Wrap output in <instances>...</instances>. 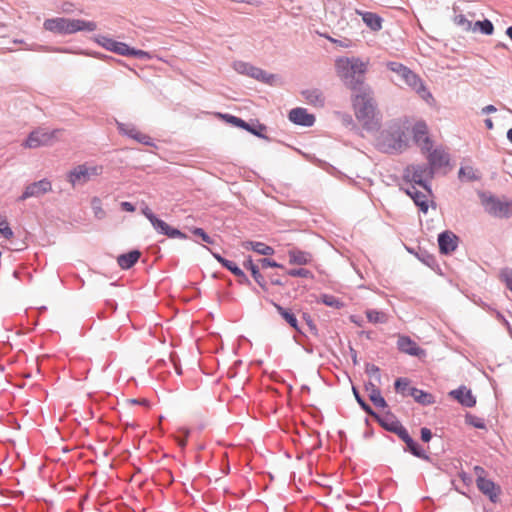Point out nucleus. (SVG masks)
I'll return each mask as SVG.
<instances>
[{
	"label": "nucleus",
	"mask_w": 512,
	"mask_h": 512,
	"mask_svg": "<svg viewBox=\"0 0 512 512\" xmlns=\"http://www.w3.org/2000/svg\"><path fill=\"white\" fill-rule=\"evenodd\" d=\"M459 238L452 231L445 230L438 235L439 251L443 255H449L458 247Z\"/></svg>",
	"instance_id": "f3484780"
},
{
	"label": "nucleus",
	"mask_w": 512,
	"mask_h": 512,
	"mask_svg": "<svg viewBox=\"0 0 512 512\" xmlns=\"http://www.w3.org/2000/svg\"><path fill=\"white\" fill-rule=\"evenodd\" d=\"M458 178L461 181H478L480 176L471 166H461L458 171Z\"/></svg>",
	"instance_id": "f704fd0d"
},
{
	"label": "nucleus",
	"mask_w": 512,
	"mask_h": 512,
	"mask_svg": "<svg viewBox=\"0 0 512 512\" xmlns=\"http://www.w3.org/2000/svg\"><path fill=\"white\" fill-rule=\"evenodd\" d=\"M480 31L484 35H492L494 25L489 19L478 20L473 24L472 31Z\"/></svg>",
	"instance_id": "c9c22d12"
},
{
	"label": "nucleus",
	"mask_w": 512,
	"mask_h": 512,
	"mask_svg": "<svg viewBox=\"0 0 512 512\" xmlns=\"http://www.w3.org/2000/svg\"><path fill=\"white\" fill-rule=\"evenodd\" d=\"M352 392L355 397V400L367 415L371 417L377 416V412H375L373 408L365 401V399L361 396L359 390L355 386L352 387Z\"/></svg>",
	"instance_id": "e433bc0d"
},
{
	"label": "nucleus",
	"mask_w": 512,
	"mask_h": 512,
	"mask_svg": "<svg viewBox=\"0 0 512 512\" xmlns=\"http://www.w3.org/2000/svg\"><path fill=\"white\" fill-rule=\"evenodd\" d=\"M135 141H137L143 145L153 146L155 148L157 147L150 136H148L144 133H141V132L138 133Z\"/></svg>",
	"instance_id": "864d4df0"
},
{
	"label": "nucleus",
	"mask_w": 512,
	"mask_h": 512,
	"mask_svg": "<svg viewBox=\"0 0 512 512\" xmlns=\"http://www.w3.org/2000/svg\"><path fill=\"white\" fill-rule=\"evenodd\" d=\"M502 276L504 278L507 288L512 292V269H506L502 273Z\"/></svg>",
	"instance_id": "bf43d9fd"
},
{
	"label": "nucleus",
	"mask_w": 512,
	"mask_h": 512,
	"mask_svg": "<svg viewBox=\"0 0 512 512\" xmlns=\"http://www.w3.org/2000/svg\"><path fill=\"white\" fill-rule=\"evenodd\" d=\"M289 264L291 265H307L312 262L313 255L310 252L293 248L288 251Z\"/></svg>",
	"instance_id": "393cba45"
},
{
	"label": "nucleus",
	"mask_w": 512,
	"mask_h": 512,
	"mask_svg": "<svg viewBox=\"0 0 512 512\" xmlns=\"http://www.w3.org/2000/svg\"><path fill=\"white\" fill-rule=\"evenodd\" d=\"M435 172L426 163L410 164L403 170V180L412 185L422 187L429 195H433L431 180Z\"/></svg>",
	"instance_id": "39448f33"
},
{
	"label": "nucleus",
	"mask_w": 512,
	"mask_h": 512,
	"mask_svg": "<svg viewBox=\"0 0 512 512\" xmlns=\"http://www.w3.org/2000/svg\"><path fill=\"white\" fill-rule=\"evenodd\" d=\"M120 207L123 211H126V212H134L136 209L135 205L129 201L121 202Z\"/></svg>",
	"instance_id": "e2e57ef3"
},
{
	"label": "nucleus",
	"mask_w": 512,
	"mask_h": 512,
	"mask_svg": "<svg viewBox=\"0 0 512 512\" xmlns=\"http://www.w3.org/2000/svg\"><path fill=\"white\" fill-rule=\"evenodd\" d=\"M420 437L423 442L428 443L433 437L432 431L427 427H422L420 430Z\"/></svg>",
	"instance_id": "13d9d810"
},
{
	"label": "nucleus",
	"mask_w": 512,
	"mask_h": 512,
	"mask_svg": "<svg viewBox=\"0 0 512 512\" xmlns=\"http://www.w3.org/2000/svg\"><path fill=\"white\" fill-rule=\"evenodd\" d=\"M271 303L276 308L277 312L281 315V317L289 324L290 327L295 329L298 333H303L301 328L299 327L298 320L291 309L284 308L283 306L274 301H271Z\"/></svg>",
	"instance_id": "bb28decb"
},
{
	"label": "nucleus",
	"mask_w": 512,
	"mask_h": 512,
	"mask_svg": "<svg viewBox=\"0 0 512 512\" xmlns=\"http://www.w3.org/2000/svg\"><path fill=\"white\" fill-rule=\"evenodd\" d=\"M125 56L127 57H135L140 60H148L151 59V54L147 51L136 49L134 47H130L128 45V51H126Z\"/></svg>",
	"instance_id": "37998d69"
},
{
	"label": "nucleus",
	"mask_w": 512,
	"mask_h": 512,
	"mask_svg": "<svg viewBox=\"0 0 512 512\" xmlns=\"http://www.w3.org/2000/svg\"><path fill=\"white\" fill-rule=\"evenodd\" d=\"M497 111V108L492 105V104H489L485 107L482 108L481 110V114L485 115V114H491V113H494Z\"/></svg>",
	"instance_id": "69168bd1"
},
{
	"label": "nucleus",
	"mask_w": 512,
	"mask_h": 512,
	"mask_svg": "<svg viewBox=\"0 0 512 512\" xmlns=\"http://www.w3.org/2000/svg\"><path fill=\"white\" fill-rule=\"evenodd\" d=\"M366 317L372 323H384L385 322V314L383 312H380L377 310H367Z\"/></svg>",
	"instance_id": "09e8293b"
},
{
	"label": "nucleus",
	"mask_w": 512,
	"mask_h": 512,
	"mask_svg": "<svg viewBox=\"0 0 512 512\" xmlns=\"http://www.w3.org/2000/svg\"><path fill=\"white\" fill-rule=\"evenodd\" d=\"M270 283L274 286H284L285 282L278 276L272 275L270 277Z\"/></svg>",
	"instance_id": "0e129e2a"
},
{
	"label": "nucleus",
	"mask_w": 512,
	"mask_h": 512,
	"mask_svg": "<svg viewBox=\"0 0 512 512\" xmlns=\"http://www.w3.org/2000/svg\"><path fill=\"white\" fill-rule=\"evenodd\" d=\"M379 425L388 432L394 433L399 436L406 429L403 424L391 413L386 414L385 416H380L377 413V416H372Z\"/></svg>",
	"instance_id": "6ab92c4d"
},
{
	"label": "nucleus",
	"mask_w": 512,
	"mask_h": 512,
	"mask_svg": "<svg viewBox=\"0 0 512 512\" xmlns=\"http://www.w3.org/2000/svg\"><path fill=\"white\" fill-rule=\"evenodd\" d=\"M258 263L262 269H267V268H281L282 269V268H284V266L281 263H278L275 260H273L271 258H267V257L259 259Z\"/></svg>",
	"instance_id": "3c124183"
},
{
	"label": "nucleus",
	"mask_w": 512,
	"mask_h": 512,
	"mask_svg": "<svg viewBox=\"0 0 512 512\" xmlns=\"http://www.w3.org/2000/svg\"><path fill=\"white\" fill-rule=\"evenodd\" d=\"M362 16V20L367 27L372 31H379L382 29L383 19L374 12H358Z\"/></svg>",
	"instance_id": "c85d7f7f"
},
{
	"label": "nucleus",
	"mask_w": 512,
	"mask_h": 512,
	"mask_svg": "<svg viewBox=\"0 0 512 512\" xmlns=\"http://www.w3.org/2000/svg\"><path fill=\"white\" fill-rule=\"evenodd\" d=\"M407 451H409L413 456L420 458L422 460H430V456L426 453L424 448L418 442L413 444V446L410 447Z\"/></svg>",
	"instance_id": "c03bdc74"
},
{
	"label": "nucleus",
	"mask_w": 512,
	"mask_h": 512,
	"mask_svg": "<svg viewBox=\"0 0 512 512\" xmlns=\"http://www.w3.org/2000/svg\"><path fill=\"white\" fill-rule=\"evenodd\" d=\"M465 422H466V424L471 425V426H473L474 428H477V429H482V430H486L487 429L485 420L483 418L475 416V415H473L471 413H467L465 415Z\"/></svg>",
	"instance_id": "a19ab883"
},
{
	"label": "nucleus",
	"mask_w": 512,
	"mask_h": 512,
	"mask_svg": "<svg viewBox=\"0 0 512 512\" xmlns=\"http://www.w3.org/2000/svg\"><path fill=\"white\" fill-rule=\"evenodd\" d=\"M52 184L48 179H42L26 186L23 193L18 197L17 201L22 202L31 197H40L51 191Z\"/></svg>",
	"instance_id": "4468645a"
},
{
	"label": "nucleus",
	"mask_w": 512,
	"mask_h": 512,
	"mask_svg": "<svg viewBox=\"0 0 512 512\" xmlns=\"http://www.w3.org/2000/svg\"><path fill=\"white\" fill-rule=\"evenodd\" d=\"M410 396L413 397V399L423 406L431 405L435 403V397L422 389L414 388L410 390Z\"/></svg>",
	"instance_id": "c756f323"
},
{
	"label": "nucleus",
	"mask_w": 512,
	"mask_h": 512,
	"mask_svg": "<svg viewBox=\"0 0 512 512\" xmlns=\"http://www.w3.org/2000/svg\"><path fill=\"white\" fill-rule=\"evenodd\" d=\"M477 488L486 495L492 503H497L501 493L500 486L496 485L492 480L483 476L476 479Z\"/></svg>",
	"instance_id": "a211bd4d"
},
{
	"label": "nucleus",
	"mask_w": 512,
	"mask_h": 512,
	"mask_svg": "<svg viewBox=\"0 0 512 512\" xmlns=\"http://www.w3.org/2000/svg\"><path fill=\"white\" fill-rule=\"evenodd\" d=\"M141 256V252L137 249L130 250L127 253L120 254L117 257V263L123 270L132 268Z\"/></svg>",
	"instance_id": "a878e982"
},
{
	"label": "nucleus",
	"mask_w": 512,
	"mask_h": 512,
	"mask_svg": "<svg viewBox=\"0 0 512 512\" xmlns=\"http://www.w3.org/2000/svg\"><path fill=\"white\" fill-rule=\"evenodd\" d=\"M233 68L239 74L247 75L265 84L273 85L276 80L275 74L268 73L265 70L256 67L248 62L235 61L233 63Z\"/></svg>",
	"instance_id": "9d476101"
},
{
	"label": "nucleus",
	"mask_w": 512,
	"mask_h": 512,
	"mask_svg": "<svg viewBox=\"0 0 512 512\" xmlns=\"http://www.w3.org/2000/svg\"><path fill=\"white\" fill-rule=\"evenodd\" d=\"M87 55H90L92 57H95V58L103 60V61H110V60L114 59L112 56L103 54L101 52H91V53H87Z\"/></svg>",
	"instance_id": "680f3d73"
},
{
	"label": "nucleus",
	"mask_w": 512,
	"mask_h": 512,
	"mask_svg": "<svg viewBox=\"0 0 512 512\" xmlns=\"http://www.w3.org/2000/svg\"><path fill=\"white\" fill-rule=\"evenodd\" d=\"M410 380L406 377H399L394 382V389L397 394H400L403 397L410 396V390L415 387L410 386Z\"/></svg>",
	"instance_id": "473e14b6"
},
{
	"label": "nucleus",
	"mask_w": 512,
	"mask_h": 512,
	"mask_svg": "<svg viewBox=\"0 0 512 512\" xmlns=\"http://www.w3.org/2000/svg\"><path fill=\"white\" fill-rule=\"evenodd\" d=\"M287 275L291 277H302V278H308V279H314V274L305 268H293L287 270Z\"/></svg>",
	"instance_id": "a18cd8bd"
},
{
	"label": "nucleus",
	"mask_w": 512,
	"mask_h": 512,
	"mask_svg": "<svg viewBox=\"0 0 512 512\" xmlns=\"http://www.w3.org/2000/svg\"><path fill=\"white\" fill-rule=\"evenodd\" d=\"M94 40L97 44L106 50L121 56H125L126 51H128V44L114 40L104 35H97Z\"/></svg>",
	"instance_id": "412c9836"
},
{
	"label": "nucleus",
	"mask_w": 512,
	"mask_h": 512,
	"mask_svg": "<svg viewBox=\"0 0 512 512\" xmlns=\"http://www.w3.org/2000/svg\"><path fill=\"white\" fill-rule=\"evenodd\" d=\"M91 206L96 219H103L106 216V212L102 208L101 199L98 197H93L91 200Z\"/></svg>",
	"instance_id": "79ce46f5"
},
{
	"label": "nucleus",
	"mask_w": 512,
	"mask_h": 512,
	"mask_svg": "<svg viewBox=\"0 0 512 512\" xmlns=\"http://www.w3.org/2000/svg\"><path fill=\"white\" fill-rule=\"evenodd\" d=\"M142 214L149 220L154 230L170 239H188V236L178 228L170 226L148 207L145 206L141 209Z\"/></svg>",
	"instance_id": "6e6552de"
},
{
	"label": "nucleus",
	"mask_w": 512,
	"mask_h": 512,
	"mask_svg": "<svg viewBox=\"0 0 512 512\" xmlns=\"http://www.w3.org/2000/svg\"><path fill=\"white\" fill-rule=\"evenodd\" d=\"M369 399L377 408L384 409L388 407V404L385 398L382 396L380 389H372L371 393H369Z\"/></svg>",
	"instance_id": "ea45409f"
},
{
	"label": "nucleus",
	"mask_w": 512,
	"mask_h": 512,
	"mask_svg": "<svg viewBox=\"0 0 512 512\" xmlns=\"http://www.w3.org/2000/svg\"><path fill=\"white\" fill-rule=\"evenodd\" d=\"M386 66L387 69L397 74L407 86L418 93L422 98L425 99L426 97H432L421 78L409 67L396 61H389Z\"/></svg>",
	"instance_id": "423d86ee"
},
{
	"label": "nucleus",
	"mask_w": 512,
	"mask_h": 512,
	"mask_svg": "<svg viewBox=\"0 0 512 512\" xmlns=\"http://www.w3.org/2000/svg\"><path fill=\"white\" fill-rule=\"evenodd\" d=\"M117 128L120 134L132 138L134 140L136 139L138 133L140 132L136 129L134 125L122 122H117Z\"/></svg>",
	"instance_id": "58836bf2"
},
{
	"label": "nucleus",
	"mask_w": 512,
	"mask_h": 512,
	"mask_svg": "<svg viewBox=\"0 0 512 512\" xmlns=\"http://www.w3.org/2000/svg\"><path fill=\"white\" fill-rule=\"evenodd\" d=\"M243 247L246 250H252L263 256H271L275 253V250L272 246L259 241H246L243 243Z\"/></svg>",
	"instance_id": "cd10ccee"
},
{
	"label": "nucleus",
	"mask_w": 512,
	"mask_h": 512,
	"mask_svg": "<svg viewBox=\"0 0 512 512\" xmlns=\"http://www.w3.org/2000/svg\"><path fill=\"white\" fill-rule=\"evenodd\" d=\"M0 233L6 239H10L11 237H13V231L10 228L9 223L7 222L6 219H3L1 217H0Z\"/></svg>",
	"instance_id": "603ef678"
},
{
	"label": "nucleus",
	"mask_w": 512,
	"mask_h": 512,
	"mask_svg": "<svg viewBox=\"0 0 512 512\" xmlns=\"http://www.w3.org/2000/svg\"><path fill=\"white\" fill-rule=\"evenodd\" d=\"M206 249L211 253V255L217 260L218 263L222 265L225 269L231 272L233 275L238 273L241 269L235 262L224 258L220 253L213 251L212 249L206 247Z\"/></svg>",
	"instance_id": "2f4dec72"
},
{
	"label": "nucleus",
	"mask_w": 512,
	"mask_h": 512,
	"mask_svg": "<svg viewBox=\"0 0 512 512\" xmlns=\"http://www.w3.org/2000/svg\"><path fill=\"white\" fill-rule=\"evenodd\" d=\"M102 170V166H87L86 164H81L70 170L67 178L73 186L85 184L90 181L93 176H99Z\"/></svg>",
	"instance_id": "9b49d317"
},
{
	"label": "nucleus",
	"mask_w": 512,
	"mask_h": 512,
	"mask_svg": "<svg viewBox=\"0 0 512 512\" xmlns=\"http://www.w3.org/2000/svg\"><path fill=\"white\" fill-rule=\"evenodd\" d=\"M365 373L370 377H374L378 382L381 381L380 368L373 363H366Z\"/></svg>",
	"instance_id": "8fccbe9b"
},
{
	"label": "nucleus",
	"mask_w": 512,
	"mask_h": 512,
	"mask_svg": "<svg viewBox=\"0 0 512 512\" xmlns=\"http://www.w3.org/2000/svg\"><path fill=\"white\" fill-rule=\"evenodd\" d=\"M354 93L352 102L357 120L362 123L366 131H378L380 121L376 116V103L372 97L371 88L367 87Z\"/></svg>",
	"instance_id": "f03ea898"
},
{
	"label": "nucleus",
	"mask_w": 512,
	"mask_h": 512,
	"mask_svg": "<svg viewBox=\"0 0 512 512\" xmlns=\"http://www.w3.org/2000/svg\"><path fill=\"white\" fill-rule=\"evenodd\" d=\"M318 302L335 309H341L344 307V303L339 298L326 293L320 295Z\"/></svg>",
	"instance_id": "4c0bfd02"
},
{
	"label": "nucleus",
	"mask_w": 512,
	"mask_h": 512,
	"mask_svg": "<svg viewBox=\"0 0 512 512\" xmlns=\"http://www.w3.org/2000/svg\"><path fill=\"white\" fill-rule=\"evenodd\" d=\"M478 195L485 212L492 217L508 219L512 216L511 200H501L499 197L486 192H479Z\"/></svg>",
	"instance_id": "0eeeda50"
},
{
	"label": "nucleus",
	"mask_w": 512,
	"mask_h": 512,
	"mask_svg": "<svg viewBox=\"0 0 512 512\" xmlns=\"http://www.w3.org/2000/svg\"><path fill=\"white\" fill-rule=\"evenodd\" d=\"M398 437L406 444V450H408L410 447L413 446V444L416 443V441L410 436L407 429H405L404 432H402Z\"/></svg>",
	"instance_id": "5fc2aeb1"
},
{
	"label": "nucleus",
	"mask_w": 512,
	"mask_h": 512,
	"mask_svg": "<svg viewBox=\"0 0 512 512\" xmlns=\"http://www.w3.org/2000/svg\"><path fill=\"white\" fill-rule=\"evenodd\" d=\"M497 318L501 320V322H503V324L507 327V329L509 331H512V327L510 325V323L507 321V319L501 314V313H497Z\"/></svg>",
	"instance_id": "774afa93"
},
{
	"label": "nucleus",
	"mask_w": 512,
	"mask_h": 512,
	"mask_svg": "<svg viewBox=\"0 0 512 512\" xmlns=\"http://www.w3.org/2000/svg\"><path fill=\"white\" fill-rule=\"evenodd\" d=\"M407 146L405 129L397 120L389 122L376 139L377 149L387 154L402 152Z\"/></svg>",
	"instance_id": "7ed1b4c3"
},
{
	"label": "nucleus",
	"mask_w": 512,
	"mask_h": 512,
	"mask_svg": "<svg viewBox=\"0 0 512 512\" xmlns=\"http://www.w3.org/2000/svg\"><path fill=\"white\" fill-rule=\"evenodd\" d=\"M397 349L405 354L415 357H425L426 351L422 349L414 340L409 336L401 335L397 340Z\"/></svg>",
	"instance_id": "dca6fc26"
},
{
	"label": "nucleus",
	"mask_w": 512,
	"mask_h": 512,
	"mask_svg": "<svg viewBox=\"0 0 512 512\" xmlns=\"http://www.w3.org/2000/svg\"><path fill=\"white\" fill-rule=\"evenodd\" d=\"M415 256L419 259V261L431 269L438 267L436 257L425 249L419 248L415 253Z\"/></svg>",
	"instance_id": "72a5a7b5"
},
{
	"label": "nucleus",
	"mask_w": 512,
	"mask_h": 512,
	"mask_svg": "<svg viewBox=\"0 0 512 512\" xmlns=\"http://www.w3.org/2000/svg\"><path fill=\"white\" fill-rule=\"evenodd\" d=\"M369 61L359 57H339L335 62L336 71L347 88L353 92L370 87L364 81Z\"/></svg>",
	"instance_id": "f257e3e1"
},
{
	"label": "nucleus",
	"mask_w": 512,
	"mask_h": 512,
	"mask_svg": "<svg viewBox=\"0 0 512 512\" xmlns=\"http://www.w3.org/2000/svg\"><path fill=\"white\" fill-rule=\"evenodd\" d=\"M449 395L464 407L471 408L476 405V397L466 386L462 385L450 391Z\"/></svg>",
	"instance_id": "4be33fe9"
},
{
	"label": "nucleus",
	"mask_w": 512,
	"mask_h": 512,
	"mask_svg": "<svg viewBox=\"0 0 512 512\" xmlns=\"http://www.w3.org/2000/svg\"><path fill=\"white\" fill-rule=\"evenodd\" d=\"M234 276L237 277L238 283L240 285H246V286L252 285L251 280L248 278V276L245 274V272L242 269H240L238 271V273H236Z\"/></svg>",
	"instance_id": "6e6d98bb"
},
{
	"label": "nucleus",
	"mask_w": 512,
	"mask_h": 512,
	"mask_svg": "<svg viewBox=\"0 0 512 512\" xmlns=\"http://www.w3.org/2000/svg\"><path fill=\"white\" fill-rule=\"evenodd\" d=\"M259 263H254L251 256H248L244 262L243 267L246 270H249L251 272V275L255 282L264 290H267V281L265 280V277L260 272Z\"/></svg>",
	"instance_id": "b1692460"
},
{
	"label": "nucleus",
	"mask_w": 512,
	"mask_h": 512,
	"mask_svg": "<svg viewBox=\"0 0 512 512\" xmlns=\"http://www.w3.org/2000/svg\"><path fill=\"white\" fill-rule=\"evenodd\" d=\"M303 319L306 321V324L308 325L310 331L316 335L318 330L312 317L308 313H303Z\"/></svg>",
	"instance_id": "4d7b16f0"
},
{
	"label": "nucleus",
	"mask_w": 512,
	"mask_h": 512,
	"mask_svg": "<svg viewBox=\"0 0 512 512\" xmlns=\"http://www.w3.org/2000/svg\"><path fill=\"white\" fill-rule=\"evenodd\" d=\"M58 133V130L48 131L45 128H37L31 131L26 138L23 146L26 148H37L48 145Z\"/></svg>",
	"instance_id": "f8f14e48"
},
{
	"label": "nucleus",
	"mask_w": 512,
	"mask_h": 512,
	"mask_svg": "<svg viewBox=\"0 0 512 512\" xmlns=\"http://www.w3.org/2000/svg\"><path fill=\"white\" fill-rule=\"evenodd\" d=\"M182 432H183V435L176 437V441H177V444L180 447H185L186 444H187V439H188V436H189V431L183 430Z\"/></svg>",
	"instance_id": "052dcab7"
},
{
	"label": "nucleus",
	"mask_w": 512,
	"mask_h": 512,
	"mask_svg": "<svg viewBox=\"0 0 512 512\" xmlns=\"http://www.w3.org/2000/svg\"><path fill=\"white\" fill-rule=\"evenodd\" d=\"M413 141L420 148L422 153L430 151L433 141L428 135V127L424 121H417L412 127Z\"/></svg>",
	"instance_id": "ddd939ff"
},
{
	"label": "nucleus",
	"mask_w": 512,
	"mask_h": 512,
	"mask_svg": "<svg viewBox=\"0 0 512 512\" xmlns=\"http://www.w3.org/2000/svg\"><path fill=\"white\" fill-rule=\"evenodd\" d=\"M106 308L111 311V313H114L117 310V303L114 300H107L106 301Z\"/></svg>",
	"instance_id": "338daca9"
},
{
	"label": "nucleus",
	"mask_w": 512,
	"mask_h": 512,
	"mask_svg": "<svg viewBox=\"0 0 512 512\" xmlns=\"http://www.w3.org/2000/svg\"><path fill=\"white\" fill-rule=\"evenodd\" d=\"M221 117L228 124H231L237 128H241L258 138L271 141V139L267 135L263 134V131H265L267 127L264 124L260 123L258 120H252L251 122H247L240 117L228 113L221 114Z\"/></svg>",
	"instance_id": "1a4fd4ad"
},
{
	"label": "nucleus",
	"mask_w": 512,
	"mask_h": 512,
	"mask_svg": "<svg viewBox=\"0 0 512 512\" xmlns=\"http://www.w3.org/2000/svg\"><path fill=\"white\" fill-rule=\"evenodd\" d=\"M454 22L456 25L461 27L465 31H472L473 23L472 21L468 20L465 15L459 14L456 15L454 18Z\"/></svg>",
	"instance_id": "de8ad7c7"
},
{
	"label": "nucleus",
	"mask_w": 512,
	"mask_h": 512,
	"mask_svg": "<svg viewBox=\"0 0 512 512\" xmlns=\"http://www.w3.org/2000/svg\"><path fill=\"white\" fill-rule=\"evenodd\" d=\"M427 153V165H429L434 172L436 170L448 166L450 163V156L444 151L442 147L431 148Z\"/></svg>",
	"instance_id": "2eb2a0df"
},
{
	"label": "nucleus",
	"mask_w": 512,
	"mask_h": 512,
	"mask_svg": "<svg viewBox=\"0 0 512 512\" xmlns=\"http://www.w3.org/2000/svg\"><path fill=\"white\" fill-rule=\"evenodd\" d=\"M288 119L292 123L303 127L313 126L316 120L313 114L308 113L305 108L301 107L291 109L288 114Z\"/></svg>",
	"instance_id": "aec40b11"
},
{
	"label": "nucleus",
	"mask_w": 512,
	"mask_h": 512,
	"mask_svg": "<svg viewBox=\"0 0 512 512\" xmlns=\"http://www.w3.org/2000/svg\"><path fill=\"white\" fill-rule=\"evenodd\" d=\"M405 193L411 197L414 204L419 208V210L426 214L429 209L428 197L430 196L427 192L426 194L417 190L415 185H411L409 188L404 190Z\"/></svg>",
	"instance_id": "5701e85b"
},
{
	"label": "nucleus",
	"mask_w": 512,
	"mask_h": 512,
	"mask_svg": "<svg viewBox=\"0 0 512 512\" xmlns=\"http://www.w3.org/2000/svg\"><path fill=\"white\" fill-rule=\"evenodd\" d=\"M301 94L310 104L319 107H322L324 105V98L319 89H306L303 90Z\"/></svg>",
	"instance_id": "7c9ffc66"
},
{
	"label": "nucleus",
	"mask_w": 512,
	"mask_h": 512,
	"mask_svg": "<svg viewBox=\"0 0 512 512\" xmlns=\"http://www.w3.org/2000/svg\"><path fill=\"white\" fill-rule=\"evenodd\" d=\"M45 30L59 35H70L80 31L92 32L97 29L94 21L83 19H69L65 17H55L46 19L43 23Z\"/></svg>",
	"instance_id": "20e7f679"
},
{
	"label": "nucleus",
	"mask_w": 512,
	"mask_h": 512,
	"mask_svg": "<svg viewBox=\"0 0 512 512\" xmlns=\"http://www.w3.org/2000/svg\"><path fill=\"white\" fill-rule=\"evenodd\" d=\"M191 233L207 244H214V239L201 227H193Z\"/></svg>",
	"instance_id": "49530a36"
}]
</instances>
